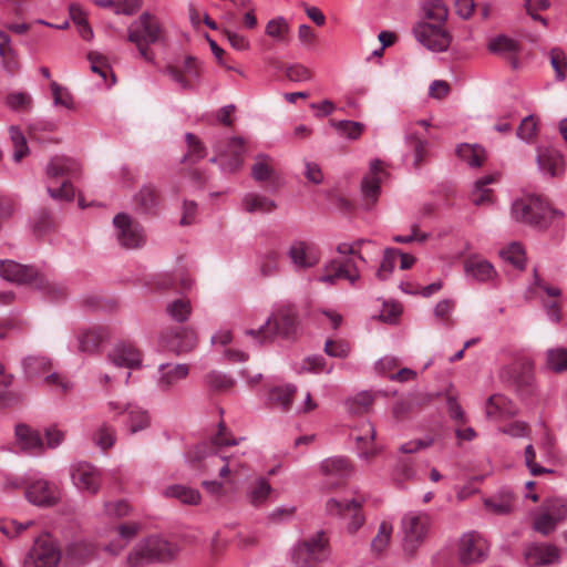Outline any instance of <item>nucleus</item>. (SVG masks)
<instances>
[{"mask_svg": "<svg viewBox=\"0 0 567 567\" xmlns=\"http://www.w3.org/2000/svg\"><path fill=\"white\" fill-rule=\"evenodd\" d=\"M142 525L137 522H127L115 527L117 537L104 544L102 550L111 556H118L140 533Z\"/></svg>", "mask_w": 567, "mask_h": 567, "instance_id": "23", "label": "nucleus"}, {"mask_svg": "<svg viewBox=\"0 0 567 567\" xmlns=\"http://www.w3.org/2000/svg\"><path fill=\"white\" fill-rule=\"evenodd\" d=\"M287 255L298 270L310 269L317 266L320 260L319 250L303 240H295L290 245Z\"/></svg>", "mask_w": 567, "mask_h": 567, "instance_id": "21", "label": "nucleus"}, {"mask_svg": "<svg viewBox=\"0 0 567 567\" xmlns=\"http://www.w3.org/2000/svg\"><path fill=\"white\" fill-rule=\"evenodd\" d=\"M357 502L354 499L343 498H329L326 503V511L331 516H348L349 511L355 508Z\"/></svg>", "mask_w": 567, "mask_h": 567, "instance_id": "57", "label": "nucleus"}, {"mask_svg": "<svg viewBox=\"0 0 567 567\" xmlns=\"http://www.w3.org/2000/svg\"><path fill=\"white\" fill-rule=\"evenodd\" d=\"M115 441V430L107 424H102L93 434V442L103 451L111 449Z\"/></svg>", "mask_w": 567, "mask_h": 567, "instance_id": "58", "label": "nucleus"}, {"mask_svg": "<svg viewBox=\"0 0 567 567\" xmlns=\"http://www.w3.org/2000/svg\"><path fill=\"white\" fill-rule=\"evenodd\" d=\"M161 383L166 386L175 385L179 380L188 375L189 368L187 364H161Z\"/></svg>", "mask_w": 567, "mask_h": 567, "instance_id": "43", "label": "nucleus"}, {"mask_svg": "<svg viewBox=\"0 0 567 567\" xmlns=\"http://www.w3.org/2000/svg\"><path fill=\"white\" fill-rule=\"evenodd\" d=\"M271 158L266 154H258L251 167V176L257 182L269 181L275 177V169L270 164Z\"/></svg>", "mask_w": 567, "mask_h": 567, "instance_id": "49", "label": "nucleus"}, {"mask_svg": "<svg viewBox=\"0 0 567 567\" xmlns=\"http://www.w3.org/2000/svg\"><path fill=\"white\" fill-rule=\"evenodd\" d=\"M262 401L271 409L296 414L307 413L317 408L310 392H265Z\"/></svg>", "mask_w": 567, "mask_h": 567, "instance_id": "8", "label": "nucleus"}, {"mask_svg": "<svg viewBox=\"0 0 567 567\" xmlns=\"http://www.w3.org/2000/svg\"><path fill=\"white\" fill-rule=\"evenodd\" d=\"M329 556V540L323 530H319L291 548V561L296 567H316Z\"/></svg>", "mask_w": 567, "mask_h": 567, "instance_id": "5", "label": "nucleus"}, {"mask_svg": "<svg viewBox=\"0 0 567 567\" xmlns=\"http://www.w3.org/2000/svg\"><path fill=\"white\" fill-rule=\"evenodd\" d=\"M454 308L455 301L453 299H443L435 305L433 313L445 327L452 328L455 324L454 320L451 318Z\"/></svg>", "mask_w": 567, "mask_h": 567, "instance_id": "60", "label": "nucleus"}, {"mask_svg": "<svg viewBox=\"0 0 567 567\" xmlns=\"http://www.w3.org/2000/svg\"><path fill=\"white\" fill-rule=\"evenodd\" d=\"M10 138L14 147L13 159L20 162L29 152L27 140L21 130L17 126L10 127Z\"/></svg>", "mask_w": 567, "mask_h": 567, "instance_id": "63", "label": "nucleus"}, {"mask_svg": "<svg viewBox=\"0 0 567 567\" xmlns=\"http://www.w3.org/2000/svg\"><path fill=\"white\" fill-rule=\"evenodd\" d=\"M464 271L468 277L481 282L491 281L496 277L493 265L477 257H471L465 260Z\"/></svg>", "mask_w": 567, "mask_h": 567, "instance_id": "33", "label": "nucleus"}, {"mask_svg": "<svg viewBox=\"0 0 567 567\" xmlns=\"http://www.w3.org/2000/svg\"><path fill=\"white\" fill-rule=\"evenodd\" d=\"M245 152V142L241 137L230 138L225 151H223L224 156L227 157V159L221 161V171L226 173H234L240 169L244 163L243 155Z\"/></svg>", "mask_w": 567, "mask_h": 567, "instance_id": "31", "label": "nucleus"}, {"mask_svg": "<svg viewBox=\"0 0 567 567\" xmlns=\"http://www.w3.org/2000/svg\"><path fill=\"white\" fill-rule=\"evenodd\" d=\"M33 520L20 523L11 518H0V533L9 539H14L33 526Z\"/></svg>", "mask_w": 567, "mask_h": 567, "instance_id": "50", "label": "nucleus"}, {"mask_svg": "<svg viewBox=\"0 0 567 567\" xmlns=\"http://www.w3.org/2000/svg\"><path fill=\"white\" fill-rule=\"evenodd\" d=\"M290 27L284 17L271 19L267 22L265 33L279 43L289 42Z\"/></svg>", "mask_w": 567, "mask_h": 567, "instance_id": "46", "label": "nucleus"}, {"mask_svg": "<svg viewBox=\"0 0 567 567\" xmlns=\"http://www.w3.org/2000/svg\"><path fill=\"white\" fill-rule=\"evenodd\" d=\"M352 436L357 442L360 458L368 461L380 452V449L374 444L375 429L370 422H363L360 427L352 433Z\"/></svg>", "mask_w": 567, "mask_h": 567, "instance_id": "26", "label": "nucleus"}, {"mask_svg": "<svg viewBox=\"0 0 567 567\" xmlns=\"http://www.w3.org/2000/svg\"><path fill=\"white\" fill-rule=\"evenodd\" d=\"M109 409L118 414L126 413L125 427L130 434H136L147 429L151 424V417L147 411L140 406L110 401Z\"/></svg>", "mask_w": 567, "mask_h": 567, "instance_id": "20", "label": "nucleus"}, {"mask_svg": "<svg viewBox=\"0 0 567 567\" xmlns=\"http://www.w3.org/2000/svg\"><path fill=\"white\" fill-rule=\"evenodd\" d=\"M497 181V175L489 174L478 178L474 183V188L471 192L470 198L473 205L483 206L492 205L494 203L493 190L487 186Z\"/></svg>", "mask_w": 567, "mask_h": 567, "instance_id": "37", "label": "nucleus"}, {"mask_svg": "<svg viewBox=\"0 0 567 567\" xmlns=\"http://www.w3.org/2000/svg\"><path fill=\"white\" fill-rule=\"evenodd\" d=\"M272 492L269 481L266 477H258L248 484L246 497L251 506L260 507L267 503Z\"/></svg>", "mask_w": 567, "mask_h": 567, "instance_id": "34", "label": "nucleus"}, {"mask_svg": "<svg viewBox=\"0 0 567 567\" xmlns=\"http://www.w3.org/2000/svg\"><path fill=\"white\" fill-rule=\"evenodd\" d=\"M22 368L27 379L44 375V385L68 390L73 384L70 380L56 372H51V360L44 355H28L22 360Z\"/></svg>", "mask_w": 567, "mask_h": 567, "instance_id": "11", "label": "nucleus"}, {"mask_svg": "<svg viewBox=\"0 0 567 567\" xmlns=\"http://www.w3.org/2000/svg\"><path fill=\"white\" fill-rule=\"evenodd\" d=\"M61 559V550L56 542L48 534L34 539L27 553L22 567H56Z\"/></svg>", "mask_w": 567, "mask_h": 567, "instance_id": "9", "label": "nucleus"}, {"mask_svg": "<svg viewBox=\"0 0 567 567\" xmlns=\"http://www.w3.org/2000/svg\"><path fill=\"white\" fill-rule=\"evenodd\" d=\"M338 279H347L354 285L360 279V271L352 259L346 261L331 260L324 267V274L320 277V281L334 285Z\"/></svg>", "mask_w": 567, "mask_h": 567, "instance_id": "22", "label": "nucleus"}, {"mask_svg": "<svg viewBox=\"0 0 567 567\" xmlns=\"http://www.w3.org/2000/svg\"><path fill=\"white\" fill-rule=\"evenodd\" d=\"M109 360L113 369L125 368V371H128V369L138 368L142 359L140 351L132 344L118 343L109 353Z\"/></svg>", "mask_w": 567, "mask_h": 567, "instance_id": "27", "label": "nucleus"}, {"mask_svg": "<svg viewBox=\"0 0 567 567\" xmlns=\"http://www.w3.org/2000/svg\"><path fill=\"white\" fill-rule=\"evenodd\" d=\"M167 313L177 322H184L192 312L190 302L187 299H177L167 305Z\"/></svg>", "mask_w": 567, "mask_h": 567, "instance_id": "61", "label": "nucleus"}, {"mask_svg": "<svg viewBox=\"0 0 567 567\" xmlns=\"http://www.w3.org/2000/svg\"><path fill=\"white\" fill-rule=\"evenodd\" d=\"M0 276L10 282L23 285L34 281L37 287L44 290L52 298L65 296V288L39 276L32 266L21 265L13 260L0 261Z\"/></svg>", "mask_w": 567, "mask_h": 567, "instance_id": "4", "label": "nucleus"}, {"mask_svg": "<svg viewBox=\"0 0 567 567\" xmlns=\"http://www.w3.org/2000/svg\"><path fill=\"white\" fill-rule=\"evenodd\" d=\"M559 549L551 544H532L525 549V560L530 567H545L558 563Z\"/></svg>", "mask_w": 567, "mask_h": 567, "instance_id": "24", "label": "nucleus"}, {"mask_svg": "<svg viewBox=\"0 0 567 567\" xmlns=\"http://www.w3.org/2000/svg\"><path fill=\"white\" fill-rule=\"evenodd\" d=\"M557 525L558 523L556 519H554L548 511H546V508L542 505L538 513L534 517V529L543 535H548L556 529Z\"/></svg>", "mask_w": 567, "mask_h": 567, "instance_id": "53", "label": "nucleus"}, {"mask_svg": "<svg viewBox=\"0 0 567 567\" xmlns=\"http://www.w3.org/2000/svg\"><path fill=\"white\" fill-rule=\"evenodd\" d=\"M399 256V249L395 248H386L384 250L383 259L381 265L377 271V277L379 280H386L390 274H392L396 257Z\"/></svg>", "mask_w": 567, "mask_h": 567, "instance_id": "62", "label": "nucleus"}, {"mask_svg": "<svg viewBox=\"0 0 567 567\" xmlns=\"http://www.w3.org/2000/svg\"><path fill=\"white\" fill-rule=\"evenodd\" d=\"M164 40V30L157 18L150 12H143L127 28V41L134 43L141 58L154 63L155 55L150 49L151 44Z\"/></svg>", "mask_w": 567, "mask_h": 567, "instance_id": "2", "label": "nucleus"}, {"mask_svg": "<svg viewBox=\"0 0 567 567\" xmlns=\"http://www.w3.org/2000/svg\"><path fill=\"white\" fill-rule=\"evenodd\" d=\"M161 342L176 354L187 353L197 346V334L187 327L168 328L162 333Z\"/></svg>", "mask_w": 567, "mask_h": 567, "instance_id": "19", "label": "nucleus"}, {"mask_svg": "<svg viewBox=\"0 0 567 567\" xmlns=\"http://www.w3.org/2000/svg\"><path fill=\"white\" fill-rule=\"evenodd\" d=\"M81 172V165L78 161L66 156H54L47 165V176L50 179L56 177L76 176Z\"/></svg>", "mask_w": 567, "mask_h": 567, "instance_id": "32", "label": "nucleus"}, {"mask_svg": "<svg viewBox=\"0 0 567 567\" xmlns=\"http://www.w3.org/2000/svg\"><path fill=\"white\" fill-rule=\"evenodd\" d=\"M131 506L126 501L115 499L103 503V516L109 519H121L131 514Z\"/></svg>", "mask_w": 567, "mask_h": 567, "instance_id": "51", "label": "nucleus"}, {"mask_svg": "<svg viewBox=\"0 0 567 567\" xmlns=\"http://www.w3.org/2000/svg\"><path fill=\"white\" fill-rule=\"evenodd\" d=\"M422 11L426 22L443 25L447 18V8L441 0H427L422 6Z\"/></svg>", "mask_w": 567, "mask_h": 567, "instance_id": "45", "label": "nucleus"}, {"mask_svg": "<svg viewBox=\"0 0 567 567\" xmlns=\"http://www.w3.org/2000/svg\"><path fill=\"white\" fill-rule=\"evenodd\" d=\"M488 542L476 532H468L461 536L457 544V555L461 564H482L488 556Z\"/></svg>", "mask_w": 567, "mask_h": 567, "instance_id": "14", "label": "nucleus"}, {"mask_svg": "<svg viewBox=\"0 0 567 567\" xmlns=\"http://www.w3.org/2000/svg\"><path fill=\"white\" fill-rule=\"evenodd\" d=\"M558 524L567 519V498L553 497L542 504Z\"/></svg>", "mask_w": 567, "mask_h": 567, "instance_id": "55", "label": "nucleus"}, {"mask_svg": "<svg viewBox=\"0 0 567 567\" xmlns=\"http://www.w3.org/2000/svg\"><path fill=\"white\" fill-rule=\"evenodd\" d=\"M405 141L414 154L413 165L419 168L426 156L427 141L419 137L414 132L408 133Z\"/></svg>", "mask_w": 567, "mask_h": 567, "instance_id": "54", "label": "nucleus"}, {"mask_svg": "<svg viewBox=\"0 0 567 567\" xmlns=\"http://www.w3.org/2000/svg\"><path fill=\"white\" fill-rule=\"evenodd\" d=\"M174 546L167 540L151 536L137 542L126 557L130 567H141L153 561H163L172 558Z\"/></svg>", "mask_w": 567, "mask_h": 567, "instance_id": "6", "label": "nucleus"}, {"mask_svg": "<svg viewBox=\"0 0 567 567\" xmlns=\"http://www.w3.org/2000/svg\"><path fill=\"white\" fill-rule=\"evenodd\" d=\"M362 194L367 200V209L371 208L377 202L380 194V178L374 176H367L361 183Z\"/></svg>", "mask_w": 567, "mask_h": 567, "instance_id": "56", "label": "nucleus"}, {"mask_svg": "<svg viewBox=\"0 0 567 567\" xmlns=\"http://www.w3.org/2000/svg\"><path fill=\"white\" fill-rule=\"evenodd\" d=\"M534 361L530 358H519L503 368L498 377L508 388L524 389L535 385Z\"/></svg>", "mask_w": 567, "mask_h": 567, "instance_id": "12", "label": "nucleus"}, {"mask_svg": "<svg viewBox=\"0 0 567 567\" xmlns=\"http://www.w3.org/2000/svg\"><path fill=\"white\" fill-rule=\"evenodd\" d=\"M16 443L21 451L30 455L44 453V442L39 431L27 424H18L14 430Z\"/></svg>", "mask_w": 567, "mask_h": 567, "instance_id": "25", "label": "nucleus"}, {"mask_svg": "<svg viewBox=\"0 0 567 567\" xmlns=\"http://www.w3.org/2000/svg\"><path fill=\"white\" fill-rule=\"evenodd\" d=\"M113 224L117 229V239L122 247L133 249L145 243L143 228L130 215L125 213L115 215Z\"/></svg>", "mask_w": 567, "mask_h": 567, "instance_id": "18", "label": "nucleus"}, {"mask_svg": "<svg viewBox=\"0 0 567 567\" xmlns=\"http://www.w3.org/2000/svg\"><path fill=\"white\" fill-rule=\"evenodd\" d=\"M485 508L495 515H505L515 507L513 493L508 488L501 489L497 494L484 499Z\"/></svg>", "mask_w": 567, "mask_h": 567, "instance_id": "36", "label": "nucleus"}, {"mask_svg": "<svg viewBox=\"0 0 567 567\" xmlns=\"http://www.w3.org/2000/svg\"><path fill=\"white\" fill-rule=\"evenodd\" d=\"M331 125L341 136L349 140H358L364 130L363 123L349 120L331 121Z\"/></svg>", "mask_w": 567, "mask_h": 567, "instance_id": "52", "label": "nucleus"}, {"mask_svg": "<svg viewBox=\"0 0 567 567\" xmlns=\"http://www.w3.org/2000/svg\"><path fill=\"white\" fill-rule=\"evenodd\" d=\"M546 370L560 373L567 370V349L565 348H551L545 353V365Z\"/></svg>", "mask_w": 567, "mask_h": 567, "instance_id": "44", "label": "nucleus"}, {"mask_svg": "<svg viewBox=\"0 0 567 567\" xmlns=\"http://www.w3.org/2000/svg\"><path fill=\"white\" fill-rule=\"evenodd\" d=\"M28 481L25 497L30 503L49 507L59 502L61 494L56 484L40 476H29Z\"/></svg>", "mask_w": 567, "mask_h": 567, "instance_id": "17", "label": "nucleus"}, {"mask_svg": "<svg viewBox=\"0 0 567 567\" xmlns=\"http://www.w3.org/2000/svg\"><path fill=\"white\" fill-rule=\"evenodd\" d=\"M280 252L269 248L259 256V270L262 277H270L279 272Z\"/></svg>", "mask_w": 567, "mask_h": 567, "instance_id": "48", "label": "nucleus"}, {"mask_svg": "<svg viewBox=\"0 0 567 567\" xmlns=\"http://www.w3.org/2000/svg\"><path fill=\"white\" fill-rule=\"evenodd\" d=\"M162 495L166 498H175L184 505H198L202 501L198 489L182 484L165 487Z\"/></svg>", "mask_w": 567, "mask_h": 567, "instance_id": "38", "label": "nucleus"}, {"mask_svg": "<svg viewBox=\"0 0 567 567\" xmlns=\"http://www.w3.org/2000/svg\"><path fill=\"white\" fill-rule=\"evenodd\" d=\"M536 162L538 168L551 177H558L565 171L563 154L551 147H538Z\"/></svg>", "mask_w": 567, "mask_h": 567, "instance_id": "29", "label": "nucleus"}, {"mask_svg": "<svg viewBox=\"0 0 567 567\" xmlns=\"http://www.w3.org/2000/svg\"><path fill=\"white\" fill-rule=\"evenodd\" d=\"M413 33L421 44L434 52L446 51L452 40L451 34L437 23L419 22Z\"/></svg>", "mask_w": 567, "mask_h": 567, "instance_id": "16", "label": "nucleus"}, {"mask_svg": "<svg viewBox=\"0 0 567 567\" xmlns=\"http://www.w3.org/2000/svg\"><path fill=\"white\" fill-rule=\"evenodd\" d=\"M107 339V332L103 328H96L83 332L79 337V349L92 353Z\"/></svg>", "mask_w": 567, "mask_h": 567, "instance_id": "41", "label": "nucleus"}, {"mask_svg": "<svg viewBox=\"0 0 567 567\" xmlns=\"http://www.w3.org/2000/svg\"><path fill=\"white\" fill-rule=\"evenodd\" d=\"M186 460L194 468L202 470L207 474H217L227 484H235L234 477L239 475L244 468L239 456L207 452L206 444L197 445L189 451Z\"/></svg>", "mask_w": 567, "mask_h": 567, "instance_id": "1", "label": "nucleus"}, {"mask_svg": "<svg viewBox=\"0 0 567 567\" xmlns=\"http://www.w3.org/2000/svg\"><path fill=\"white\" fill-rule=\"evenodd\" d=\"M163 72L182 90L192 91L200 79V63L195 56L187 55L182 62L167 64Z\"/></svg>", "mask_w": 567, "mask_h": 567, "instance_id": "15", "label": "nucleus"}, {"mask_svg": "<svg viewBox=\"0 0 567 567\" xmlns=\"http://www.w3.org/2000/svg\"><path fill=\"white\" fill-rule=\"evenodd\" d=\"M372 402L371 392H353L346 399L344 405L350 413L361 414L369 411Z\"/></svg>", "mask_w": 567, "mask_h": 567, "instance_id": "47", "label": "nucleus"}, {"mask_svg": "<svg viewBox=\"0 0 567 567\" xmlns=\"http://www.w3.org/2000/svg\"><path fill=\"white\" fill-rule=\"evenodd\" d=\"M72 484L81 493L96 495L102 487L103 473L100 468L85 461H78L70 465Z\"/></svg>", "mask_w": 567, "mask_h": 567, "instance_id": "13", "label": "nucleus"}, {"mask_svg": "<svg viewBox=\"0 0 567 567\" xmlns=\"http://www.w3.org/2000/svg\"><path fill=\"white\" fill-rule=\"evenodd\" d=\"M298 330L297 315L293 308L285 307L277 311L276 315L268 318L264 326L259 329H249L246 331L251 337H262L261 342L271 339L276 334L284 338L293 337Z\"/></svg>", "mask_w": 567, "mask_h": 567, "instance_id": "7", "label": "nucleus"}, {"mask_svg": "<svg viewBox=\"0 0 567 567\" xmlns=\"http://www.w3.org/2000/svg\"><path fill=\"white\" fill-rule=\"evenodd\" d=\"M133 202L137 212L155 214L161 203V195L156 186L148 183L134 195Z\"/></svg>", "mask_w": 567, "mask_h": 567, "instance_id": "30", "label": "nucleus"}, {"mask_svg": "<svg viewBox=\"0 0 567 567\" xmlns=\"http://www.w3.org/2000/svg\"><path fill=\"white\" fill-rule=\"evenodd\" d=\"M501 256L517 269L523 270L526 266L525 252L517 243H513L506 249H503Z\"/></svg>", "mask_w": 567, "mask_h": 567, "instance_id": "59", "label": "nucleus"}, {"mask_svg": "<svg viewBox=\"0 0 567 567\" xmlns=\"http://www.w3.org/2000/svg\"><path fill=\"white\" fill-rule=\"evenodd\" d=\"M321 470L326 475L337 476L340 478L349 476L352 472L350 462L341 456L324 460L321 463Z\"/></svg>", "mask_w": 567, "mask_h": 567, "instance_id": "42", "label": "nucleus"}, {"mask_svg": "<svg viewBox=\"0 0 567 567\" xmlns=\"http://www.w3.org/2000/svg\"><path fill=\"white\" fill-rule=\"evenodd\" d=\"M393 524L390 520H382L371 539L370 548L374 557L385 556L392 540Z\"/></svg>", "mask_w": 567, "mask_h": 567, "instance_id": "35", "label": "nucleus"}, {"mask_svg": "<svg viewBox=\"0 0 567 567\" xmlns=\"http://www.w3.org/2000/svg\"><path fill=\"white\" fill-rule=\"evenodd\" d=\"M456 155L468 166L477 168L486 161V151L480 144L463 143L456 147Z\"/></svg>", "mask_w": 567, "mask_h": 567, "instance_id": "39", "label": "nucleus"}, {"mask_svg": "<svg viewBox=\"0 0 567 567\" xmlns=\"http://www.w3.org/2000/svg\"><path fill=\"white\" fill-rule=\"evenodd\" d=\"M487 48L491 52L497 54L512 53L518 50V44L505 35H498L488 42Z\"/></svg>", "mask_w": 567, "mask_h": 567, "instance_id": "64", "label": "nucleus"}, {"mask_svg": "<svg viewBox=\"0 0 567 567\" xmlns=\"http://www.w3.org/2000/svg\"><path fill=\"white\" fill-rule=\"evenodd\" d=\"M550 214L549 206L538 196L519 198L512 205V215L517 221L536 227H545Z\"/></svg>", "mask_w": 567, "mask_h": 567, "instance_id": "10", "label": "nucleus"}, {"mask_svg": "<svg viewBox=\"0 0 567 567\" xmlns=\"http://www.w3.org/2000/svg\"><path fill=\"white\" fill-rule=\"evenodd\" d=\"M243 206L250 214H266L277 208V204L272 199L257 193H247L243 198Z\"/></svg>", "mask_w": 567, "mask_h": 567, "instance_id": "40", "label": "nucleus"}, {"mask_svg": "<svg viewBox=\"0 0 567 567\" xmlns=\"http://www.w3.org/2000/svg\"><path fill=\"white\" fill-rule=\"evenodd\" d=\"M517 409L503 392H495L485 404L487 419L496 422L505 421L515 415Z\"/></svg>", "mask_w": 567, "mask_h": 567, "instance_id": "28", "label": "nucleus"}, {"mask_svg": "<svg viewBox=\"0 0 567 567\" xmlns=\"http://www.w3.org/2000/svg\"><path fill=\"white\" fill-rule=\"evenodd\" d=\"M432 526V517L425 512L412 511L403 515L401 519L402 551L413 559L425 544Z\"/></svg>", "mask_w": 567, "mask_h": 567, "instance_id": "3", "label": "nucleus"}]
</instances>
